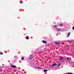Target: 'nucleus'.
Listing matches in <instances>:
<instances>
[{"instance_id":"obj_23","label":"nucleus","mask_w":74,"mask_h":74,"mask_svg":"<svg viewBox=\"0 0 74 74\" xmlns=\"http://www.w3.org/2000/svg\"><path fill=\"white\" fill-rule=\"evenodd\" d=\"M58 34H57V36H58Z\"/></svg>"},{"instance_id":"obj_9","label":"nucleus","mask_w":74,"mask_h":74,"mask_svg":"<svg viewBox=\"0 0 74 74\" xmlns=\"http://www.w3.org/2000/svg\"><path fill=\"white\" fill-rule=\"evenodd\" d=\"M62 59H63V57H62L61 58L60 60H62Z\"/></svg>"},{"instance_id":"obj_19","label":"nucleus","mask_w":74,"mask_h":74,"mask_svg":"<svg viewBox=\"0 0 74 74\" xmlns=\"http://www.w3.org/2000/svg\"><path fill=\"white\" fill-rule=\"evenodd\" d=\"M38 69H41V67H38Z\"/></svg>"},{"instance_id":"obj_2","label":"nucleus","mask_w":74,"mask_h":74,"mask_svg":"<svg viewBox=\"0 0 74 74\" xmlns=\"http://www.w3.org/2000/svg\"><path fill=\"white\" fill-rule=\"evenodd\" d=\"M42 42H43V43H44V44H47V42L45 40H43L42 41Z\"/></svg>"},{"instance_id":"obj_1","label":"nucleus","mask_w":74,"mask_h":74,"mask_svg":"<svg viewBox=\"0 0 74 74\" xmlns=\"http://www.w3.org/2000/svg\"><path fill=\"white\" fill-rule=\"evenodd\" d=\"M56 65H57V64L55 63H54V64H53L51 66H52V67H53L54 66H56Z\"/></svg>"},{"instance_id":"obj_11","label":"nucleus","mask_w":74,"mask_h":74,"mask_svg":"<svg viewBox=\"0 0 74 74\" xmlns=\"http://www.w3.org/2000/svg\"><path fill=\"white\" fill-rule=\"evenodd\" d=\"M20 2V3H21V4H22V3H23L22 1H21Z\"/></svg>"},{"instance_id":"obj_14","label":"nucleus","mask_w":74,"mask_h":74,"mask_svg":"<svg viewBox=\"0 0 74 74\" xmlns=\"http://www.w3.org/2000/svg\"><path fill=\"white\" fill-rule=\"evenodd\" d=\"M60 64H59L58 66V67H59V66H60Z\"/></svg>"},{"instance_id":"obj_7","label":"nucleus","mask_w":74,"mask_h":74,"mask_svg":"<svg viewBox=\"0 0 74 74\" xmlns=\"http://www.w3.org/2000/svg\"><path fill=\"white\" fill-rule=\"evenodd\" d=\"M47 70H46V69H45L44 70V72H47Z\"/></svg>"},{"instance_id":"obj_20","label":"nucleus","mask_w":74,"mask_h":74,"mask_svg":"<svg viewBox=\"0 0 74 74\" xmlns=\"http://www.w3.org/2000/svg\"><path fill=\"white\" fill-rule=\"evenodd\" d=\"M72 29H73V30H74V26L73 27Z\"/></svg>"},{"instance_id":"obj_13","label":"nucleus","mask_w":74,"mask_h":74,"mask_svg":"<svg viewBox=\"0 0 74 74\" xmlns=\"http://www.w3.org/2000/svg\"><path fill=\"white\" fill-rule=\"evenodd\" d=\"M3 52H1L0 53L1 55H3Z\"/></svg>"},{"instance_id":"obj_8","label":"nucleus","mask_w":74,"mask_h":74,"mask_svg":"<svg viewBox=\"0 0 74 74\" xmlns=\"http://www.w3.org/2000/svg\"><path fill=\"white\" fill-rule=\"evenodd\" d=\"M21 59L22 60H23V59H24V57H22L21 58Z\"/></svg>"},{"instance_id":"obj_21","label":"nucleus","mask_w":74,"mask_h":74,"mask_svg":"<svg viewBox=\"0 0 74 74\" xmlns=\"http://www.w3.org/2000/svg\"><path fill=\"white\" fill-rule=\"evenodd\" d=\"M73 67H74V66H73Z\"/></svg>"},{"instance_id":"obj_22","label":"nucleus","mask_w":74,"mask_h":74,"mask_svg":"<svg viewBox=\"0 0 74 74\" xmlns=\"http://www.w3.org/2000/svg\"><path fill=\"white\" fill-rule=\"evenodd\" d=\"M71 58H70V59H71Z\"/></svg>"},{"instance_id":"obj_12","label":"nucleus","mask_w":74,"mask_h":74,"mask_svg":"<svg viewBox=\"0 0 74 74\" xmlns=\"http://www.w3.org/2000/svg\"><path fill=\"white\" fill-rule=\"evenodd\" d=\"M53 27H57V26H56V25H54L53 26Z\"/></svg>"},{"instance_id":"obj_16","label":"nucleus","mask_w":74,"mask_h":74,"mask_svg":"<svg viewBox=\"0 0 74 74\" xmlns=\"http://www.w3.org/2000/svg\"><path fill=\"white\" fill-rule=\"evenodd\" d=\"M59 25H60V26H63V25L62 24H60Z\"/></svg>"},{"instance_id":"obj_5","label":"nucleus","mask_w":74,"mask_h":74,"mask_svg":"<svg viewBox=\"0 0 74 74\" xmlns=\"http://www.w3.org/2000/svg\"><path fill=\"white\" fill-rule=\"evenodd\" d=\"M11 67H14V68H16V66L15 65H12Z\"/></svg>"},{"instance_id":"obj_3","label":"nucleus","mask_w":74,"mask_h":74,"mask_svg":"<svg viewBox=\"0 0 74 74\" xmlns=\"http://www.w3.org/2000/svg\"><path fill=\"white\" fill-rule=\"evenodd\" d=\"M55 44H60V42H55Z\"/></svg>"},{"instance_id":"obj_4","label":"nucleus","mask_w":74,"mask_h":74,"mask_svg":"<svg viewBox=\"0 0 74 74\" xmlns=\"http://www.w3.org/2000/svg\"><path fill=\"white\" fill-rule=\"evenodd\" d=\"M26 39L27 40H29V37L28 36H27L26 37Z\"/></svg>"},{"instance_id":"obj_17","label":"nucleus","mask_w":74,"mask_h":74,"mask_svg":"<svg viewBox=\"0 0 74 74\" xmlns=\"http://www.w3.org/2000/svg\"><path fill=\"white\" fill-rule=\"evenodd\" d=\"M38 67H37V66H36L35 67V68H36L37 69H38Z\"/></svg>"},{"instance_id":"obj_15","label":"nucleus","mask_w":74,"mask_h":74,"mask_svg":"<svg viewBox=\"0 0 74 74\" xmlns=\"http://www.w3.org/2000/svg\"><path fill=\"white\" fill-rule=\"evenodd\" d=\"M58 31H60V29H57Z\"/></svg>"},{"instance_id":"obj_6","label":"nucleus","mask_w":74,"mask_h":74,"mask_svg":"<svg viewBox=\"0 0 74 74\" xmlns=\"http://www.w3.org/2000/svg\"><path fill=\"white\" fill-rule=\"evenodd\" d=\"M70 32L68 34V35L67 36V37H68L69 36H70Z\"/></svg>"},{"instance_id":"obj_10","label":"nucleus","mask_w":74,"mask_h":74,"mask_svg":"<svg viewBox=\"0 0 74 74\" xmlns=\"http://www.w3.org/2000/svg\"><path fill=\"white\" fill-rule=\"evenodd\" d=\"M32 55L30 56V57L29 58V59H32V57H32Z\"/></svg>"},{"instance_id":"obj_18","label":"nucleus","mask_w":74,"mask_h":74,"mask_svg":"<svg viewBox=\"0 0 74 74\" xmlns=\"http://www.w3.org/2000/svg\"><path fill=\"white\" fill-rule=\"evenodd\" d=\"M67 60H69V58H67Z\"/></svg>"}]
</instances>
